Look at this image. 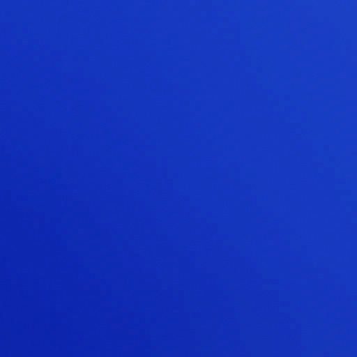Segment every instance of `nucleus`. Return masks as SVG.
<instances>
[{
	"mask_svg": "<svg viewBox=\"0 0 357 357\" xmlns=\"http://www.w3.org/2000/svg\"><path fill=\"white\" fill-rule=\"evenodd\" d=\"M189 227H216L218 230V331L213 335H218V357H223V85H218V225Z\"/></svg>",
	"mask_w": 357,
	"mask_h": 357,
	"instance_id": "f257e3e1",
	"label": "nucleus"
},
{
	"mask_svg": "<svg viewBox=\"0 0 357 357\" xmlns=\"http://www.w3.org/2000/svg\"><path fill=\"white\" fill-rule=\"evenodd\" d=\"M225 357L226 335H230L226 324V231L230 227H258L259 225H226V86H225ZM231 335H259L258 333H231Z\"/></svg>",
	"mask_w": 357,
	"mask_h": 357,
	"instance_id": "f03ea898",
	"label": "nucleus"
}]
</instances>
